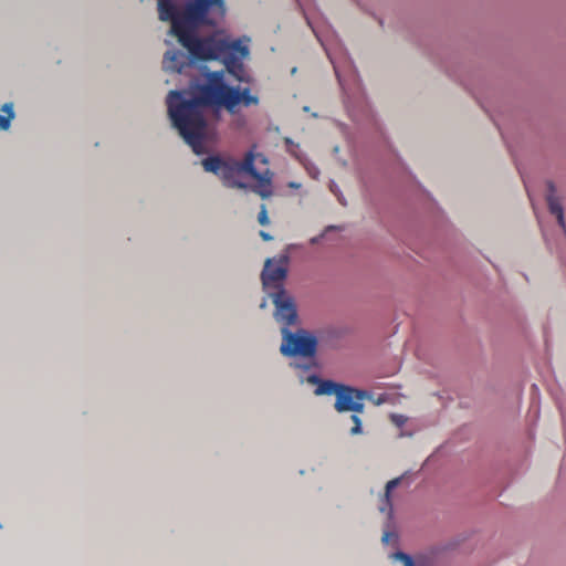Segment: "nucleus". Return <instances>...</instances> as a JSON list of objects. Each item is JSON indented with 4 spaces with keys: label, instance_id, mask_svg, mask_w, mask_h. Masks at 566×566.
I'll list each match as a JSON object with an SVG mask.
<instances>
[{
    "label": "nucleus",
    "instance_id": "1a4fd4ad",
    "mask_svg": "<svg viewBox=\"0 0 566 566\" xmlns=\"http://www.w3.org/2000/svg\"><path fill=\"white\" fill-rule=\"evenodd\" d=\"M229 96L227 99V109L233 111L234 107L242 104L245 107L258 105L259 104V97L256 95L251 94V90L249 87L240 88V87H233L231 86V90L229 92Z\"/></svg>",
    "mask_w": 566,
    "mask_h": 566
},
{
    "label": "nucleus",
    "instance_id": "f8f14e48",
    "mask_svg": "<svg viewBox=\"0 0 566 566\" xmlns=\"http://www.w3.org/2000/svg\"><path fill=\"white\" fill-rule=\"evenodd\" d=\"M307 381L311 384L317 385L315 389V395L323 396V395H335L337 396V392L342 388L343 384L335 382L333 380H321L318 376L311 375L307 377Z\"/></svg>",
    "mask_w": 566,
    "mask_h": 566
},
{
    "label": "nucleus",
    "instance_id": "7ed1b4c3",
    "mask_svg": "<svg viewBox=\"0 0 566 566\" xmlns=\"http://www.w3.org/2000/svg\"><path fill=\"white\" fill-rule=\"evenodd\" d=\"M268 165V159L262 154L248 151L242 161L233 158L222 159L219 156H210L202 160L203 169L219 176L228 188L250 189L263 199L272 196V172L269 168L256 170L255 163Z\"/></svg>",
    "mask_w": 566,
    "mask_h": 566
},
{
    "label": "nucleus",
    "instance_id": "9b49d317",
    "mask_svg": "<svg viewBox=\"0 0 566 566\" xmlns=\"http://www.w3.org/2000/svg\"><path fill=\"white\" fill-rule=\"evenodd\" d=\"M555 193H556V188H555L554 182L548 181L547 182V195H546L548 209H549L551 213L556 217L559 227L563 230H565L566 226H565L563 207L560 205L558 197H556Z\"/></svg>",
    "mask_w": 566,
    "mask_h": 566
},
{
    "label": "nucleus",
    "instance_id": "6ab92c4d",
    "mask_svg": "<svg viewBox=\"0 0 566 566\" xmlns=\"http://www.w3.org/2000/svg\"><path fill=\"white\" fill-rule=\"evenodd\" d=\"M284 142H285L287 151L295 156L296 155V148H298V145L294 144V142L291 138H289V137L284 138Z\"/></svg>",
    "mask_w": 566,
    "mask_h": 566
},
{
    "label": "nucleus",
    "instance_id": "f03ea898",
    "mask_svg": "<svg viewBox=\"0 0 566 566\" xmlns=\"http://www.w3.org/2000/svg\"><path fill=\"white\" fill-rule=\"evenodd\" d=\"M206 82L192 85L193 96L187 91H170L166 103L172 126L197 155L205 153L207 120L206 107H226L231 86L226 83L224 71L203 72Z\"/></svg>",
    "mask_w": 566,
    "mask_h": 566
},
{
    "label": "nucleus",
    "instance_id": "dca6fc26",
    "mask_svg": "<svg viewBox=\"0 0 566 566\" xmlns=\"http://www.w3.org/2000/svg\"><path fill=\"white\" fill-rule=\"evenodd\" d=\"M391 557L395 560L401 562L403 564V566H415V563H413L412 558L408 554H406V553L397 552V553H394L391 555Z\"/></svg>",
    "mask_w": 566,
    "mask_h": 566
},
{
    "label": "nucleus",
    "instance_id": "2eb2a0df",
    "mask_svg": "<svg viewBox=\"0 0 566 566\" xmlns=\"http://www.w3.org/2000/svg\"><path fill=\"white\" fill-rule=\"evenodd\" d=\"M350 421L353 422V427L349 430L350 434L356 436L361 433V420L359 418V413L353 412Z\"/></svg>",
    "mask_w": 566,
    "mask_h": 566
},
{
    "label": "nucleus",
    "instance_id": "6e6552de",
    "mask_svg": "<svg viewBox=\"0 0 566 566\" xmlns=\"http://www.w3.org/2000/svg\"><path fill=\"white\" fill-rule=\"evenodd\" d=\"M261 276L265 289L283 290L282 282L286 276V268L282 264L273 263L272 260H268Z\"/></svg>",
    "mask_w": 566,
    "mask_h": 566
},
{
    "label": "nucleus",
    "instance_id": "4468645a",
    "mask_svg": "<svg viewBox=\"0 0 566 566\" xmlns=\"http://www.w3.org/2000/svg\"><path fill=\"white\" fill-rule=\"evenodd\" d=\"M400 483V479H392L386 484L385 502L389 510H391L390 492Z\"/></svg>",
    "mask_w": 566,
    "mask_h": 566
},
{
    "label": "nucleus",
    "instance_id": "ddd939ff",
    "mask_svg": "<svg viewBox=\"0 0 566 566\" xmlns=\"http://www.w3.org/2000/svg\"><path fill=\"white\" fill-rule=\"evenodd\" d=\"M1 109L6 113V115H0V130H7L9 129L11 120L14 117L13 104L6 103Z\"/></svg>",
    "mask_w": 566,
    "mask_h": 566
},
{
    "label": "nucleus",
    "instance_id": "412c9836",
    "mask_svg": "<svg viewBox=\"0 0 566 566\" xmlns=\"http://www.w3.org/2000/svg\"><path fill=\"white\" fill-rule=\"evenodd\" d=\"M300 186H301V185H300V184H296V182H290V184H289V187H291V188H300Z\"/></svg>",
    "mask_w": 566,
    "mask_h": 566
},
{
    "label": "nucleus",
    "instance_id": "aec40b11",
    "mask_svg": "<svg viewBox=\"0 0 566 566\" xmlns=\"http://www.w3.org/2000/svg\"><path fill=\"white\" fill-rule=\"evenodd\" d=\"M260 237H261L264 241H271V240L273 239V237H272L270 233H268V232H265V231H263V230H261V231H260Z\"/></svg>",
    "mask_w": 566,
    "mask_h": 566
},
{
    "label": "nucleus",
    "instance_id": "20e7f679",
    "mask_svg": "<svg viewBox=\"0 0 566 566\" xmlns=\"http://www.w3.org/2000/svg\"><path fill=\"white\" fill-rule=\"evenodd\" d=\"M281 353L287 357H313L316 354L317 339L304 329L292 333L286 327L281 328Z\"/></svg>",
    "mask_w": 566,
    "mask_h": 566
},
{
    "label": "nucleus",
    "instance_id": "9d476101",
    "mask_svg": "<svg viewBox=\"0 0 566 566\" xmlns=\"http://www.w3.org/2000/svg\"><path fill=\"white\" fill-rule=\"evenodd\" d=\"M163 64L165 70L180 73L186 66L190 65V55L182 51H168Z\"/></svg>",
    "mask_w": 566,
    "mask_h": 566
},
{
    "label": "nucleus",
    "instance_id": "a211bd4d",
    "mask_svg": "<svg viewBox=\"0 0 566 566\" xmlns=\"http://www.w3.org/2000/svg\"><path fill=\"white\" fill-rule=\"evenodd\" d=\"M390 420L397 427H402L407 422V417H405L403 415L392 413L390 416Z\"/></svg>",
    "mask_w": 566,
    "mask_h": 566
},
{
    "label": "nucleus",
    "instance_id": "4be33fe9",
    "mask_svg": "<svg viewBox=\"0 0 566 566\" xmlns=\"http://www.w3.org/2000/svg\"><path fill=\"white\" fill-rule=\"evenodd\" d=\"M388 535H389V534H388V533H386V534L384 535V537H382V541H387Z\"/></svg>",
    "mask_w": 566,
    "mask_h": 566
},
{
    "label": "nucleus",
    "instance_id": "39448f33",
    "mask_svg": "<svg viewBox=\"0 0 566 566\" xmlns=\"http://www.w3.org/2000/svg\"><path fill=\"white\" fill-rule=\"evenodd\" d=\"M367 391L343 385L336 396L335 409L338 412L363 413L365 410L364 400L368 398Z\"/></svg>",
    "mask_w": 566,
    "mask_h": 566
},
{
    "label": "nucleus",
    "instance_id": "f257e3e1",
    "mask_svg": "<svg viewBox=\"0 0 566 566\" xmlns=\"http://www.w3.org/2000/svg\"><path fill=\"white\" fill-rule=\"evenodd\" d=\"M157 4L159 19L171 23V33L193 60H219L231 48L245 51L240 46V40L198 38L196 34L199 27H216L224 19V0H190L182 9L172 0H157Z\"/></svg>",
    "mask_w": 566,
    "mask_h": 566
},
{
    "label": "nucleus",
    "instance_id": "0eeeda50",
    "mask_svg": "<svg viewBox=\"0 0 566 566\" xmlns=\"http://www.w3.org/2000/svg\"><path fill=\"white\" fill-rule=\"evenodd\" d=\"M273 304L275 305L274 317L282 327L289 329L297 322V312L295 304L284 290L276 291L272 294Z\"/></svg>",
    "mask_w": 566,
    "mask_h": 566
},
{
    "label": "nucleus",
    "instance_id": "423d86ee",
    "mask_svg": "<svg viewBox=\"0 0 566 566\" xmlns=\"http://www.w3.org/2000/svg\"><path fill=\"white\" fill-rule=\"evenodd\" d=\"M240 46L243 48L245 51H237L234 49H229L224 54L220 56L219 60H221L226 66V71L234 77L238 82L241 83H250L251 77L245 71L243 60L249 55V48L247 44H243V42L240 40Z\"/></svg>",
    "mask_w": 566,
    "mask_h": 566
},
{
    "label": "nucleus",
    "instance_id": "f3484780",
    "mask_svg": "<svg viewBox=\"0 0 566 566\" xmlns=\"http://www.w3.org/2000/svg\"><path fill=\"white\" fill-rule=\"evenodd\" d=\"M258 221L261 226H268L270 223L265 205H261Z\"/></svg>",
    "mask_w": 566,
    "mask_h": 566
}]
</instances>
